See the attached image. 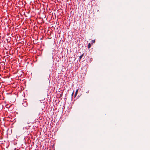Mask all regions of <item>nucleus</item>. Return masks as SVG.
I'll use <instances>...</instances> for the list:
<instances>
[{
    "mask_svg": "<svg viewBox=\"0 0 150 150\" xmlns=\"http://www.w3.org/2000/svg\"><path fill=\"white\" fill-rule=\"evenodd\" d=\"M79 89H78L76 91L75 93V96H76V95L78 92Z\"/></svg>",
    "mask_w": 150,
    "mask_h": 150,
    "instance_id": "f257e3e1",
    "label": "nucleus"
},
{
    "mask_svg": "<svg viewBox=\"0 0 150 150\" xmlns=\"http://www.w3.org/2000/svg\"><path fill=\"white\" fill-rule=\"evenodd\" d=\"M88 48H89L91 47V45L90 43H89L88 45Z\"/></svg>",
    "mask_w": 150,
    "mask_h": 150,
    "instance_id": "f03ea898",
    "label": "nucleus"
},
{
    "mask_svg": "<svg viewBox=\"0 0 150 150\" xmlns=\"http://www.w3.org/2000/svg\"><path fill=\"white\" fill-rule=\"evenodd\" d=\"M83 56V54H82V55H81L80 56L79 59H81V58H82V57Z\"/></svg>",
    "mask_w": 150,
    "mask_h": 150,
    "instance_id": "7ed1b4c3",
    "label": "nucleus"
},
{
    "mask_svg": "<svg viewBox=\"0 0 150 150\" xmlns=\"http://www.w3.org/2000/svg\"><path fill=\"white\" fill-rule=\"evenodd\" d=\"M93 42L94 43H95V40H93Z\"/></svg>",
    "mask_w": 150,
    "mask_h": 150,
    "instance_id": "20e7f679",
    "label": "nucleus"
}]
</instances>
